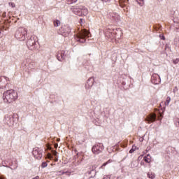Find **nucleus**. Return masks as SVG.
I'll use <instances>...</instances> for the list:
<instances>
[{"mask_svg":"<svg viewBox=\"0 0 179 179\" xmlns=\"http://www.w3.org/2000/svg\"><path fill=\"white\" fill-rule=\"evenodd\" d=\"M9 6H10L11 8H16V4H15V3L13 2H9L8 3Z\"/></svg>","mask_w":179,"mask_h":179,"instance_id":"nucleus-28","label":"nucleus"},{"mask_svg":"<svg viewBox=\"0 0 179 179\" xmlns=\"http://www.w3.org/2000/svg\"><path fill=\"white\" fill-rule=\"evenodd\" d=\"M110 176H108V175H105L104 176H103V179H110Z\"/></svg>","mask_w":179,"mask_h":179,"instance_id":"nucleus-33","label":"nucleus"},{"mask_svg":"<svg viewBox=\"0 0 179 179\" xmlns=\"http://www.w3.org/2000/svg\"><path fill=\"white\" fill-rule=\"evenodd\" d=\"M55 162H58V159L56 158Z\"/></svg>","mask_w":179,"mask_h":179,"instance_id":"nucleus-41","label":"nucleus"},{"mask_svg":"<svg viewBox=\"0 0 179 179\" xmlns=\"http://www.w3.org/2000/svg\"><path fill=\"white\" fill-rule=\"evenodd\" d=\"M6 17V13H3L2 17Z\"/></svg>","mask_w":179,"mask_h":179,"instance_id":"nucleus-36","label":"nucleus"},{"mask_svg":"<svg viewBox=\"0 0 179 179\" xmlns=\"http://www.w3.org/2000/svg\"><path fill=\"white\" fill-rule=\"evenodd\" d=\"M158 120H162V119H160V117H159Z\"/></svg>","mask_w":179,"mask_h":179,"instance_id":"nucleus-44","label":"nucleus"},{"mask_svg":"<svg viewBox=\"0 0 179 179\" xmlns=\"http://www.w3.org/2000/svg\"><path fill=\"white\" fill-rule=\"evenodd\" d=\"M23 65L29 70L34 68V62L30 58L25 59L23 62Z\"/></svg>","mask_w":179,"mask_h":179,"instance_id":"nucleus-9","label":"nucleus"},{"mask_svg":"<svg viewBox=\"0 0 179 179\" xmlns=\"http://www.w3.org/2000/svg\"><path fill=\"white\" fill-rule=\"evenodd\" d=\"M48 157L50 159V160H51L52 159V155H51V154H48Z\"/></svg>","mask_w":179,"mask_h":179,"instance_id":"nucleus-35","label":"nucleus"},{"mask_svg":"<svg viewBox=\"0 0 179 179\" xmlns=\"http://www.w3.org/2000/svg\"><path fill=\"white\" fill-rule=\"evenodd\" d=\"M176 127H179V119H178L175 122Z\"/></svg>","mask_w":179,"mask_h":179,"instance_id":"nucleus-32","label":"nucleus"},{"mask_svg":"<svg viewBox=\"0 0 179 179\" xmlns=\"http://www.w3.org/2000/svg\"><path fill=\"white\" fill-rule=\"evenodd\" d=\"M66 57V54H65V51L60 50L57 53V59L58 61L62 62L65 59V57Z\"/></svg>","mask_w":179,"mask_h":179,"instance_id":"nucleus-13","label":"nucleus"},{"mask_svg":"<svg viewBox=\"0 0 179 179\" xmlns=\"http://www.w3.org/2000/svg\"><path fill=\"white\" fill-rule=\"evenodd\" d=\"M112 162H113L112 160L109 159L108 162L103 163V164H102V166L100 167V169H103V167H105V166H106V164H108L109 163H111Z\"/></svg>","mask_w":179,"mask_h":179,"instance_id":"nucleus-27","label":"nucleus"},{"mask_svg":"<svg viewBox=\"0 0 179 179\" xmlns=\"http://www.w3.org/2000/svg\"><path fill=\"white\" fill-rule=\"evenodd\" d=\"M54 156H57V151H53Z\"/></svg>","mask_w":179,"mask_h":179,"instance_id":"nucleus-38","label":"nucleus"},{"mask_svg":"<svg viewBox=\"0 0 179 179\" xmlns=\"http://www.w3.org/2000/svg\"><path fill=\"white\" fill-rule=\"evenodd\" d=\"M119 3L121 8H127L128 6V1L127 0H119Z\"/></svg>","mask_w":179,"mask_h":179,"instance_id":"nucleus-19","label":"nucleus"},{"mask_svg":"<svg viewBox=\"0 0 179 179\" xmlns=\"http://www.w3.org/2000/svg\"><path fill=\"white\" fill-rule=\"evenodd\" d=\"M108 18L111 19L114 22H117V20H120V15H118V14L117 13H110L108 15Z\"/></svg>","mask_w":179,"mask_h":179,"instance_id":"nucleus-15","label":"nucleus"},{"mask_svg":"<svg viewBox=\"0 0 179 179\" xmlns=\"http://www.w3.org/2000/svg\"><path fill=\"white\" fill-rule=\"evenodd\" d=\"M92 150L94 155H99V153H101L104 150V146L103 143H98L92 147Z\"/></svg>","mask_w":179,"mask_h":179,"instance_id":"nucleus-5","label":"nucleus"},{"mask_svg":"<svg viewBox=\"0 0 179 179\" xmlns=\"http://www.w3.org/2000/svg\"><path fill=\"white\" fill-rule=\"evenodd\" d=\"M80 13L81 15L79 16H87V15L89 13V10L86 7H81Z\"/></svg>","mask_w":179,"mask_h":179,"instance_id":"nucleus-18","label":"nucleus"},{"mask_svg":"<svg viewBox=\"0 0 179 179\" xmlns=\"http://www.w3.org/2000/svg\"><path fill=\"white\" fill-rule=\"evenodd\" d=\"M0 36H1V31H0Z\"/></svg>","mask_w":179,"mask_h":179,"instance_id":"nucleus-45","label":"nucleus"},{"mask_svg":"<svg viewBox=\"0 0 179 179\" xmlns=\"http://www.w3.org/2000/svg\"><path fill=\"white\" fill-rule=\"evenodd\" d=\"M65 173H66V172H63L62 174H65Z\"/></svg>","mask_w":179,"mask_h":179,"instance_id":"nucleus-42","label":"nucleus"},{"mask_svg":"<svg viewBox=\"0 0 179 179\" xmlns=\"http://www.w3.org/2000/svg\"><path fill=\"white\" fill-rule=\"evenodd\" d=\"M54 26L55 27H59V26H61V21L58 20H55L54 22Z\"/></svg>","mask_w":179,"mask_h":179,"instance_id":"nucleus-22","label":"nucleus"},{"mask_svg":"<svg viewBox=\"0 0 179 179\" xmlns=\"http://www.w3.org/2000/svg\"><path fill=\"white\" fill-rule=\"evenodd\" d=\"M26 36H27V28L19 27L15 34V37L20 41H24L26 40Z\"/></svg>","mask_w":179,"mask_h":179,"instance_id":"nucleus-3","label":"nucleus"},{"mask_svg":"<svg viewBox=\"0 0 179 179\" xmlns=\"http://www.w3.org/2000/svg\"><path fill=\"white\" fill-rule=\"evenodd\" d=\"M27 45L29 50H31V51L36 50V39H34V37L31 36L27 40Z\"/></svg>","mask_w":179,"mask_h":179,"instance_id":"nucleus-8","label":"nucleus"},{"mask_svg":"<svg viewBox=\"0 0 179 179\" xmlns=\"http://www.w3.org/2000/svg\"><path fill=\"white\" fill-rule=\"evenodd\" d=\"M140 6H143L145 5V0H136Z\"/></svg>","mask_w":179,"mask_h":179,"instance_id":"nucleus-24","label":"nucleus"},{"mask_svg":"<svg viewBox=\"0 0 179 179\" xmlns=\"http://www.w3.org/2000/svg\"><path fill=\"white\" fill-rule=\"evenodd\" d=\"M47 166H48V164L45 162H43L41 164L42 169H45V167H47Z\"/></svg>","mask_w":179,"mask_h":179,"instance_id":"nucleus-30","label":"nucleus"},{"mask_svg":"<svg viewBox=\"0 0 179 179\" xmlns=\"http://www.w3.org/2000/svg\"><path fill=\"white\" fill-rule=\"evenodd\" d=\"M146 121L149 123L155 122L156 121V114L149 115L146 118Z\"/></svg>","mask_w":179,"mask_h":179,"instance_id":"nucleus-17","label":"nucleus"},{"mask_svg":"<svg viewBox=\"0 0 179 179\" xmlns=\"http://www.w3.org/2000/svg\"><path fill=\"white\" fill-rule=\"evenodd\" d=\"M55 148L57 149V148H58V144H55Z\"/></svg>","mask_w":179,"mask_h":179,"instance_id":"nucleus-39","label":"nucleus"},{"mask_svg":"<svg viewBox=\"0 0 179 179\" xmlns=\"http://www.w3.org/2000/svg\"><path fill=\"white\" fill-rule=\"evenodd\" d=\"M170 101H171V98L170 96H167L165 101V106H169L170 104Z\"/></svg>","mask_w":179,"mask_h":179,"instance_id":"nucleus-25","label":"nucleus"},{"mask_svg":"<svg viewBox=\"0 0 179 179\" xmlns=\"http://www.w3.org/2000/svg\"><path fill=\"white\" fill-rule=\"evenodd\" d=\"M15 117L13 115H6L3 119L4 124H6L8 127H13L15 124Z\"/></svg>","mask_w":179,"mask_h":179,"instance_id":"nucleus-4","label":"nucleus"},{"mask_svg":"<svg viewBox=\"0 0 179 179\" xmlns=\"http://www.w3.org/2000/svg\"><path fill=\"white\" fill-rule=\"evenodd\" d=\"M71 12L78 16H81L82 13H80L81 7L79 6H73L71 8Z\"/></svg>","mask_w":179,"mask_h":179,"instance_id":"nucleus-11","label":"nucleus"},{"mask_svg":"<svg viewBox=\"0 0 179 179\" xmlns=\"http://www.w3.org/2000/svg\"><path fill=\"white\" fill-rule=\"evenodd\" d=\"M76 2H78V0H67V3L69 5H72V3H76Z\"/></svg>","mask_w":179,"mask_h":179,"instance_id":"nucleus-26","label":"nucleus"},{"mask_svg":"<svg viewBox=\"0 0 179 179\" xmlns=\"http://www.w3.org/2000/svg\"><path fill=\"white\" fill-rule=\"evenodd\" d=\"M32 154L35 159H37L38 160H40L41 157H43V150L41 148H38V147H35L33 149Z\"/></svg>","mask_w":179,"mask_h":179,"instance_id":"nucleus-7","label":"nucleus"},{"mask_svg":"<svg viewBox=\"0 0 179 179\" xmlns=\"http://www.w3.org/2000/svg\"><path fill=\"white\" fill-rule=\"evenodd\" d=\"M0 179H3V177H2V176H0Z\"/></svg>","mask_w":179,"mask_h":179,"instance_id":"nucleus-40","label":"nucleus"},{"mask_svg":"<svg viewBox=\"0 0 179 179\" xmlns=\"http://www.w3.org/2000/svg\"><path fill=\"white\" fill-rule=\"evenodd\" d=\"M163 40H164V36L162 37Z\"/></svg>","mask_w":179,"mask_h":179,"instance_id":"nucleus-43","label":"nucleus"},{"mask_svg":"<svg viewBox=\"0 0 179 179\" xmlns=\"http://www.w3.org/2000/svg\"><path fill=\"white\" fill-rule=\"evenodd\" d=\"M86 37H90V33L86 29H83L76 33L75 40L79 43H86Z\"/></svg>","mask_w":179,"mask_h":179,"instance_id":"nucleus-2","label":"nucleus"},{"mask_svg":"<svg viewBox=\"0 0 179 179\" xmlns=\"http://www.w3.org/2000/svg\"><path fill=\"white\" fill-rule=\"evenodd\" d=\"M17 99V92L13 90H7L3 94V100L7 104H10Z\"/></svg>","mask_w":179,"mask_h":179,"instance_id":"nucleus-1","label":"nucleus"},{"mask_svg":"<svg viewBox=\"0 0 179 179\" xmlns=\"http://www.w3.org/2000/svg\"><path fill=\"white\" fill-rule=\"evenodd\" d=\"M179 62V59H176L173 60V63L176 65L177 64H178Z\"/></svg>","mask_w":179,"mask_h":179,"instance_id":"nucleus-31","label":"nucleus"},{"mask_svg":"<svg viewBox=\"0 0 179 179\" xmlns=\"http://www.w3.org/2000/svg\"><path fill=\"white\" fill-rule=\"evenodd\" d=\"M94 85V78H90L87 80V84L85 85V89H89L90 87H92Z\"/></svg>","mask_w":179,"mask_h":179,"instance_id":"nucleus-16","label":"nucleus"},{"mask_svg":"<svg viewBox=\"0 0 179 179\" xmlns=\"http://www.w3.org/2000/svg\"><path fill=\"white\" fill-rule=\"evenodd\" d=\"M59 33L64 37H68V36H69V34H71V27L68 25H64L62 27L59 29Z\"/></svg>","mask_w":179,"mask_h":179,"instance_id":"nucleus-6","label":"nucleus"},{"mask_svg":"<svg viewBox=\"0 0 179 179\" xmlns=\"http://www.w3.org/2000/svg\"><path fill=\"white\" fill-rule=\"evenodd\" d=\"M80 23L81 24V26H82V24H83V23H85V20L80 19Z\"/></svg>","mask_w":179,"mask_h":179,"instance_id":"nucleus-34","label":"nucleus"},{"mask_svg":"<svg viewBox=\"0 0 179 179\" xmlns=\"http://www.w3.org/2000/svg\"><path fill=\"white\" fill-rule=\"evenodd\" d=\"M1 164H2L3 167H7V169H12V168L10 166H8V161H6V160L3 161Z\"/></svg>","mask_w":179,"mask_h":179,"instance_id":"nucleus-23","label":"nucleus"},{"mask_svg":"<svg viewBox=\"0 0 179 179\" xmlns=\"http://www.w3.org/2000/svg\"><path fill=\"white\" fill-rule=\"evenodd\" d=\"M105 36L106 37H108V38H114V29H106L105 31Z\"/></svg>","mask_w":179,"mask_h":179,"instance_id":"nucleus-14","label":"nucleus"},{"mask_svg":"<svg viewBox=\"0 0 179 179\" xmlns=\"http://www.w3.org/2000/svg\"><path fill=\"white\" fill-rule=\"evenodd\" d=\"M136 150V146H133L132 148L129 150V153H134Z\"/></svg>","mask_w":179,"mask_h":179,"instance_id":"nucleus-29","label":"nucleus"},{"mask_svg":"<svg viewBox=\"0 0 179 179\" xmlns=\"http://www.w3.org/2000/svg\"><path fill=\"white\" fill-rule=\"evenodd\" d=\"M8 80L9 78L6 76H3L0 78V89H3V87H6V83H8Z\"/></svg>","mask_w":179,"mask_h":179,"instance_id":"nucleus-12","label":"nucleus"},{"mask_svg":"<svg viewBox=\"0 0 179 179\" xmlns=\"http://www.w3.org/2000/svg\"><path fill=\"white\" fill-rule=\"evenodd\" d=\"M151 82L154 85H159L161 82L160 76H159L157 73L152 74L151 77Z\"/></svg>","mask_w":179,"mask_h":179,"instance_id":"nucleus-10","label":"nucleus"},{"mask_svg":"<svg viewBox=\"0 0 179 179\" xmlns=\"http://www.w3.org/2000/svg\"><path fill=\"white\" fill-rule=\"evenodd\" d=\"M147 176H148V178H150V179H154L155 178V173H153V172H148L147 173Z\"/></svg>","mask_w":179,"mask_h":179,"instance_id":"nucleus-21","label":"nucleus"},{"mask_svg":"<svg viewBox=\"0 0 179 179\" xmlns=\"http://www.w3.org/2000/svg\"><path fill=\"white\" fill-rule=\"evenodd\" d=\"M143 160L146 163H150V162H152V157H150L149 155H148L146 157H144Z\"/></svg>","mask_w":179,"mask_h":179,"instance_id":"nucleus-20","label":"nucleus"},{"mask_svg":"<svg viewBox=\"0 0 179 179\" xmlns=\"http://www.w3.org/2000/svg\"><path fill=\"white\" fill-rule=\"evenodd\" d=\"M39 178H40V176H37L35 178H33L32 179H39Z\"/></svg>","mask_w":179,"mask_h":179,"instance_id":"nucleus-37","label":"nucleus"}]
</instances>
